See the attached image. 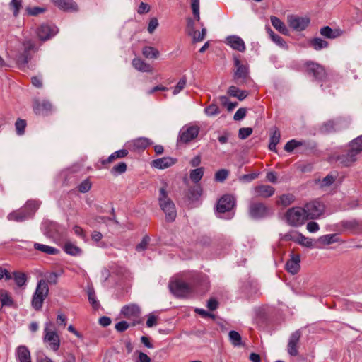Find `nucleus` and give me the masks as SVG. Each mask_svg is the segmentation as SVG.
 <instances>
[{
    "instance_id": "obj_36",
    "label": "nucleus",
    "mask_w": 362,
    "mask_h": 362,
    "mask_svg": "<svg viewBox=\"0 0 362 362\" xmlns=\"http://www.w3.org/2000/svg\"><path fill=\"white\" fill-rule=\"evenodd\" d=\"M142 54L146 58L156 59L159 56V51L150 46H146L143 48Z\"/></svg>"
},
{
    "instance_id": "obj_29",
    "label": "nucleus",
    "mask_w": 362,
    "mask_h": 362,
    "mask_svg": "<svg viewBox=\"0 0 362 362\" xmlns=\"http://www.w3.org/2000/svg\"><path fill=\"white\" fill-rule=\"evenodd\" d=\"M270 20L272 25L276 30L284 35H288V30L282 21L274 16H271Z\"/></svg>"
},
{
    "instance_id": "obj_53",
    "label": "nucleus",
    "mask_w": 362,
    "mask_h": 362,
    "mask_svg": "<svg viewBox=\"0 0 362 362\" xmlns=\"http://www.w3.org/2000/svg\"><path fill=\"white\" fill-rule=\"evenodd\" d=\"M228 175V170L221 169L218 170L215 174V180L218 182H223Z\"/></svg>"
},
{
    "instance_id": "obj_33",
    "label": "nucleus",
    "mask_w": 362,
    "mask_h": 362,
    "mask_svg": "<svg viewBox=\"0 0 362 362\" xmlns=\"http://www.w3.org/2000/svg\"><path fill=\"white\" fill-rule=\"evenodd\" d=\"M34 248L37 250L41 251L44 253L48 254V255H56L59 252V250L55 248L46 245L40 244L35 243L34 244Z\"/></svg>"
},
{
    "instance_id": "obj_49",
    "label": "nucleus",
    "mask_w": 362,
    "mask_h": 362,
    "mask_svg": "<svg viewBox=\"0 0 362 362\" xmlns=\"http://www.w3.org/2000/svg\"><path fill=\"white\" fill-rule=\"evenodd\" d=\"M91 188V182L89 179L84 180L78 186V190L81 193L88 192Z\"/></svg>"
},
{
    "instance_id": "obj_55",
    "label": "nucleus",
    "mask_w": 362,
    "mask_h": 362,
    "mask_svg": "<svg viewBox=\"0 0 362 362\" xmlns=\"http://www.w3.org/2000/svg\"><path fill=\"white\" fill-rule=\"evenodd\" d=\"M301 144L302 143L300 141L291 140L286 144L284 150L287 152H291L295 148L300 146Z\"/></svg>"
},
{
    "instance_id": "obj_24",
    "label": "nucleus",
    "mask_w": 362,
    "mask_h": 362,
    "mask_svg": "<svg viewBox=\"0 0 362 362\" xmlns=\"http://www.w3.org/2000/svg\"><path fill=\"white\" fill-rule=\"evenodd\" d=\"M320 34L329 39H335L343 33L340 29H332L329 26H325L320 30Z\"/></svg>"
},
{
    "instance_id": "obj_8",
    "label": "nucleus",
    "mask_w": 362,
    "mask_h": 362,
    "mask_svg": "<svg viewBox=\"0 0 362 362\" xmlns=\"http://www.w3.org/2000/svg\"><path fill=\"white\" fill-rule=\"evenodd\" d=\"M248 213L251 218L259 219L269 215V209L263 202H253L249 205Z\"/></svg>"
},
{
    "instance_id": "obj_18",
    "label": "nucleus",
    "mask_w": 362,
    "mask_h": 362,
    "mask_svg": "<svg viewBox=\"0 0 362 362\" xmlns=\"http://www.w3.org/2000/svg\"><path fill=\"white\" fill-rule=\"evenodd\" d=\"M358 154V153L354 149V148L350 147V149L346 154L338 156L336 160L344 166H350L356 160V156Z\"/></svg>"
},
{
    "instance_id": "obj_52",
    "label": "nucleus",
    "mask_w": 362,
    "mask_h": 362,
    "mask_svg": "<svg viewBox=\"0 0 362 362\" xmlns=\"http://www.w3.org/2000/svg\"><path fill=\"white\" fill-rule=\"evenodd\" d=\"M252 133L251 127H242L238 131V136L240 139H245Z\"/></svg>"
},
{
    "instance_id": "obj_41",
    "label": "nucleus",
    "mask_w": 362,
    "mask_h": 362,
    "mask_svg": "<svg viewBox=\"0 0 362 362\" xmlns=\"http://www.w3.org/2000/svg\"><path fill=\"white\" fill-rule=\"evenodd\" d=\"M13 276L15 283L17 284L18 286L21 287L25 284L27 278L25 273L20 272H14L13 273Z\"/></svg>"
},
{
    "instance_id": "obj_10",
    "label": "nucleus",
    "mask_w": 362,
    "mask_h": 362,
    "mask_svg": "<svg viewBox=\"0 0 362 362\" xmlns=\"http://www.w3.org/2000/svg\"><path fill=\"white\" fill-rule=\"evenodd\" d=\"M288 23L289 26L294 30L303 31L308 26L310 19L291 15L288 16Z\"/></svg>"
},
{
    "instance_id": "obj_54",
    "label": "nucleus",
    "mask_w": 362,
    "mask_h": 362,
    "mask_svg": "<svg viewBox=\"0 0 362 362\" xmlns=\"http://www.w3.org/2000/svg\"><path fill=\"white\" fill-rule=\"evenodd\" d=\"M187 79L186 77H182L177 83V84L175 86L173 90V94H178L182 90H183L186 86Z\"/></svg>"
},
{
    "instance_id": "obj_46",
    "label": "nucleus",
    "mask_w": 362,
    "mask_h": 362,
    "mask_svg": "<svg viewBox=\"0 0 362 362\" xmlns=\"http://www.w3.org/2000/svg\"><path fill=\"white\" fill-rule=\"evenodd\" d=\"M350 147L359 153L362 151V135L353 140L350 144Z\"/></svg>"
},
{
    "instance_id": "obj_23",
    "label": "nucleus",
    "mask_w": 362,
    "mask_h": 362,
    "mask_svg": "<svg viewBox=\"0 0 362 362\" xmlns=\"http://www.w3.org/2000/svg\"><path fill=\"white\" fill-rule=\"evenodd\" d=\"M121 313L124 317L128 318L136 317L139 315L141 310L137 305L130 304L124 306Z\"/></svg>"
},
{
    "instance_id": "obj_58",
    "label": "nucleus",
    "mask_w": 362,
    "mask_h": 362,
    "mask_svg": "<svg viewBox=\"0 0 362 362\" xmlns=\"http://www.w3.org/2000/svg\"><path fill=\"white\" fill-rule=\"evenodd\" d=\"M272 40L274 42H275L278 46H279L282 48H284V49L288 48L287 44L285 42V40L281 37H280L279 35H278L276 34L275 35L272 36Z\"/></svg>"
},
{
    "instance_id": "obj_13",
    "label": "nucleus",
    "mask_w": 362,
    "mask_h": 362,
    "mask_svg": "<svg viewBox=\"0 0 362 362\" xmlns=\"http://www.w3.org/2000/svg\"><path fill=\"white\" fill-rule=\"evenodd\" d=\"M235 205L233 197L229 194L223 196L218 202L217 211L219 213H225L230 211Z\"/></svg>"
},
{
    "instance_id": "obj_60",
    "label": "nucleus",
    "mask_w": 362,
    "mask_h": 362,
    "mask_svg": "<svg viewBox=\"0 0 362 362\" xmlns=\"http://www.w3.org/2000/svg\"><path fill=\"white\" fill-rule=\"evenodd\" d=\"M299 233H300L295 232V231L289 232L283 236L282 240H285V241L293 240V241L297 243V240H298V237H296V236L299 235Z\"/></svg>"
},
{
    "instance_id": "obj_37",
    "label": "nucleus",
    "mask_w": 362,
    "mask_h": 362,
    "mask_svg": "<svg viewBox=\"0 0 362 362\" xmlns=\"http://www.w3.org/2000/svg\"><path fill=\"white\" fill-rule=\"evenodd\" d=\"M150 144L149 139L145 137L138 138L132 141L133 147L135 149H145Z\"/></svg>"
},
{
    "instance_id": "obj_34",
    "label": "nucleus",
    "mask_w": 362,
    "mask_h": 362,
    "mask_svg": "<svg viewBox=\"0 0 362 362\" xmlns=\"http://www.w3.org/2000/svg\"><path fill=\"white\" fill-rule=\"evenodd\" d=\"M310 45L315 50H320L328 47L329 43L319 37H315L310 40Z\"/></svg>"
},
{
    "instance_id": "obj_40",
    "label": "nucleus",
    "mask_w": 362,
    "mask_h": 362,
    "mask_svg": "<svg viewBox=\"0 0 362 362\" xmlns=\"http://www.w3.org/2000/svg\"><path fill=\"white\" fill-rule=\"evenodd\" d=\"M204 175V168H198L194 170H192L190 172V179L192 182L197 183L202 178Z\"/></svg>"
},
{
    "instance_id": "obj_31",
    "label": "nucleus",
    "mask_w": 362,
    "mask_h": 362,
    "mask_svg": "<svg viewBox=\"0 0 362 362\" xmlns=\"http://www.w3.org/2000/svg\"><path fill=\"white\" fill-rule=\"evenodd\" d=\"M128 151L126 149H121L114 152L106 160L102 161L103 165L111 163L117 158H122L127 156Z\"/></svg>"
},
{
    "instance_id": "obj_61",
    "label": "nucleus",
    "mask_w": 362,
    "mask_h": 362,
    "mask_svg": "<svg viewBox=\"0 0 362 362\" xmlns=\"http://www.w3.org/2000/svg\"><path fill=\"white\" fill-rule=\"evenodd\" d=\"M59 275L55 272H51L46 275V282L50 284H56L57 283Z\"/></svg>"
},
{
    "instance_id": "obj_39",
    "label": "nucleus",
    "mask_w": 362,
    "mask_h": 362,
    "mask_svg": "<svg viewBox=\"0 0 362 362\" xmlns=\"http://www.w3.org/2000/svg\"><path fill=\"white\" fill-rule=\"evenodd\" d=\"M64 248L65 252L71 255L76 256L81 253V248L72 244L71 243H65Z\"/></svg>"
},
{
    "instance_id": "obj_38",
    "label": "nucleus",
    "mask_w": 362,
    "mask_h": 362,
    "mask_svg": "<svg viewBox=\"0 0 362 362\" xmlns=\"http://www.w3.org/2000/svg\"><path fill=\"white\" fill-rule=\"evenodd\" d=\"M228 336L231 344L234 346L242 345V337L238 332L232 330L229 332Z\"/></svg>"
},
{
    "instance_id": "obj_57",
    "label": "nucleus",
    "mask_w": 362,
    "mask_h": 362,
    "mask_svg": "<svg viewBox=\"0 0 362 362\" xmlns=\"http://www.w3.org/2000/svg\"><path fill=\"white\" fill-rule=\"evenodd\" d=\"M25 11L29 16H35L38 15L39 13H44L45 11V9L44 8L40 7H27L25 8Z\"/></svg>"
},
{
    "instance_id": "obj_26",
    "label": "nucleus",
    "mask_w": 362,
    "mask_h": 362,
    "mask_svg": "<svg viewBox=\"0 0 362 362\" xmlns=\"http://www.w3.org/2000/svg\"><path fill=\"white\" fill-rule=\"evenodd\" d=\"M28 218H30V216L28 215L23 208L13 211L8 215V220L17 222L24 221Z\"/></svg>"
},
{
    "instance_id": "obj_63",
    "label": "nucleus",
    "mask_w": 362,
    "mask_h": 362,
    "mask_svg": "<svg viewBox=\"0 0 362 362\" xmlns=\"http://www.w3.org/2000/svg\"><path fill=\"white\" fill-rule=\"evenodd\" d=\"M247 110L246 108L241 107L239 108L234 115L233 119L235 121H239L243 119L246 115Z\"/></svg>"
},
{
    "instance_id": "obj_2",
    "label": "nucleus",
    "mask_w": 362,
    "mask_h": 362,
    "mask_svg": "<svg viewBox=\"0 0 362 362\" xmlns=\"http://www.w3.org/2000/svg\"><path fill=\"white\" fill-rule=\"evenodd\" d=\"M49 286L45 280L41 279L38 281L35 293L32 298L31 305L35 310H40L44 300L48 296Z\"/></svg>"
},
{
    "instance_id": "obj_5",
    "label": "nucleus",
    "mask_w": 362,
    "mask_h": 362,
    "mask_svg": "<svg viewBox=\"0 0 362 362\" xmlns=\"http://www.w3.org/2000/svg\"><path fill=\"white\" fill-rule=\"evenodd\" d=\"M234 64L236 70L233 74V79L238 85L245 84L250 78L248 65L241 64L238 58L234 59Z\"/></svg>"
},
{
    "instance_id": "obj_50",
    "label": "nucleus",
    "mask_w": 362,
    "mask_h": 362,
    "mask_svg": "<svg viewBox=\"0 0 362 362\" xmlns=\"http://www.w3.org/2000/svg\"><path fill=\"white\" fill-rule=\"evenodd\" d=\"M127 170V165L124 162H120L117 165H115L112 170L111 173L112 174H122L124 173Z\"/></svg>"
},
{
    "instance_id": "obj_9",
    "label": "nucleus",
    "mask_w": 362,
    "mask_h": 362,
    "mask_svg": "<svg viewBox=\"0 0 362 362\" xmlns=\"http://www.w3.org/2000/svg\"><path fill=\"white\" fill-rule=\"evenodd\" d=\"M169 288L176 297H185L191 292L189 285L180 280L171 281L169 284Z\"/></svg>"
},
{
    "instance_id": "obj_35",
    "label": "nucleus",
    "mask_w": 362,
    "mask_h": 362,
    "mask_svg": "<svg viewBox=\"0 0 362 362\" xmlns=\"http://www.w3.org/2000/svg\"><path fill=\"white\" fill-rule=\"evenodd\" d=\"M0 301L2 306H12L13 300L10 296L9 293L6 290L0 291Z\"/></svg>"
},
{
    "instance_id": "obj_47",
    "label": "nucleus",
    "mask_w": 362,
    "mask_h": 362,
    "mask_svg": "<svg viewBox=\"0 0 362 362\" xmlns=\"http://www.w3.org/2000/svg\"><path fill=\"white\" fill-rule=\"evenodd\" d=\"M16 132L18 135H22L25 132L26 122L24 119H18L15 123Z\"/></svg>"
},
{
    "instance_id": "obj_64",
    "label": "nucleus",
    "mask_w": 362,
    "mask_h": 362,
    "mask_svg": "<svg viewBox=\"0 0 362 362\" xmlns=\"http://www.w3.org/2000/svg\"><path fill=\"white\" fill-rule=\"evenodd\" d=\"M129 327V324L126 321H120L115 325V329L119 332H123Z\"/></svg>"
},
{
    "instance_id": "obj_17",
    "label": "nucleus",
    "mask_w": 362,
    "mask_h": 362,
    "mask_svg": "<svg viewBox=\"0 0 362 362\" xmlns=\"http://www.w3.org/2000/svg\"><path fill=\"white\" fill-rule=\"evenodd\" d=\"M300 337L301 332L299 330L291 334L288 344V352L291 356H295L298 354V344Z\"/></svg>"
},
{
    "instance_id": "obj_19",
    "label": "nucleus",
    "mask_w": 362,
    "mask_h": 362,
    "mask_svg": "<svg viewBox=\"0 0 362 362\" xmlns=\"http://www.w3.org/2000/svg\"><path fill=\"white\" fill-rule=\"evenodd\" d=\"M300 257L298 254L292 253L291 259L286 264V269L292 274H297L300 270Z\"/></svg>"
},
{
    "instance_id": "obj_56",
    "label": "nucleus",
    "mask_w": 362,
    "mask_h": 362,
    "mask_svg": "<svg viewBox=\"0 0 362 362\" xmlns=\"http://www.w3.org/2000/svg\"><path fill=\"white\" fill-rule=\"evenodd\" d=\"M336 180V177L332 175H327L324 177L321 182L320 186L322 187L330 186Z\"/></svg>"
},
{
    "instance_id": "obj_22",
    "label": "nucleus",
    "mask_w": 362,
    "mask_h": 362,
    "mask_svg": "<svg viewBox=\"0 0 362 362\" xmlns=\"http://www.w3.org/2000/svg\"><path fill=\"white\" fill-rule=\"evenodd\" d=\"M177 159L171 157H163L153 160V165L158 169H165L174 165Z\"/></svg>"
},
{
    "instance_id": "obj_1",
    "label": "nucleus",
    "mask_w": 362,
    "mask_h": 362,
    "mask_svg": "<svg viewBox=\"0 0 362 362\" xmlns=\"http://www.w3.org/2000/svg\"><path fill=\"white\" fill-rule=\"evenodd\" d=\"M159 205L165 214V218L168 221H173L177 216L175 206L172 200L168 197L165 188L162 187L159 190L158 197Z\"/></svg>"
},
{
    "instance_id": "obj_43",
    "label": "nucleus",
    "mask_w": 362,
    "mask_h": 362,
    "mask_svg": "<svg viewBox=\"0 0 362 362\" xmlns=\"http://www.w3.org/2000/svg\"><path fill=\"white\" fill-rule=\"evenodd\" d=\"M9 6L10 8L13 11V16L17 17L21 8H22V0H11Z\"/></svg>"
},
{
    "instance_id": "obj_30",
    "label": "nucleus",
    "mask_w": 362,
    "mask_h": 362,
    "mask_svg": "<svg viewBox=\"0 0 362 362\" xmlns=\"http://www.w3.org/2000/svg\"><path fill=\"white\" fill-rule=\"evenodd\" d=\"M228 93L230 96L235 97L240 100H244L248 95V93L246 90H240L235 86L229 87Z\"/></svg>"
},
{
    "instance_id": "obj_14",
    "label": "nucleus",
    "mask_w": 362,
    "mask_h": 362,
    "mask_svg": "<svg viewBox=\"0 0 362 362\" xmlns=\"http://www.w3.org/2000/svg\"><path fill=\"white\" fill-rule=\"evenodd\" d=\"M52 3L59 9L67 12H77L79 8L74 0H51Z\"/></svg>"
},
{
    "instance_id": "obj_32",
    "label": "nucleus",
    "mask_w": 362,
    "mask_h": 362,
    "mask_svg": "<svg viewBox=\"0 0 362 362\" xmlns=\"http://www.w3.org/2000/svg\"><path fill=\"white\" fill-rule=\"evenodd\" d=\"M281 134L277 128L274 127L272 134L270 136V142L269 144V148L271 151L276 152V146L280 141Z\"/></svg>"
},
{
    "instance_id": "obj_42",
    "label": "nucleus",
    "mask_w": 362,
    "mask_h": 362,
    "mask_svg": "<svg viewBox=\"0 0 362 362\" xmlns=\"http://www.w3.org/2000/svg\"><path fill=\"white\" fill-rule=\"evenodd\" d=\"M335 238H336L335 234L325 235H322V236L320 237L317 240V242L320 244L323 245H330V244L334 243L336 241Z\"/></svg>"
},
{
    "instance_id": "obj_59",
    "label": "nucleus",
    "mask_w": 362,
    "mask_h": 362,
    "mask_svg": "<svg viewBox=\"0 0 362 362\" xmlns=\"http://www.w3.org/2000/svg\"><path fill=\"white\" fill-rule=\"evenodd\" d=\"M149 241H150V238L148 236H144L141 242L136 245V250L138 252L144 250L146 248Z\"/></svg>"
},
{
    "instance_id": "obj_12",
    "label": "nucleus",
    "mask_w": 362,
    "mask_h": 362,
    "mask_svg": "<svg viewBox=\"0 0 362 362\" xmlns=\"http://www.w3.org/2000/svg\"><path fill=\"white\" fill-rule=\"evenodd\" d=\"M252 192L255 197L267 199L274 194L275 189L270 185H258L253 187Z\"/></svg>"
},
{
    "instance_id": "obj_20",
    "label": "nucleus",
    "mask_w": 362,
    "mask_h": 362,
    "mask_svg": "<svg viewBox=\"0 0 362 362\" xmlns=\"http://www.w3.org/2000/svg\"><path fill=\"white\" fill-rule=\"evenodd\" d=\"M33 107V111L36 115H47L48 112L52 111V105L47 100H43L42 102L35 100Z\"/></svg>"
},
{
    "instance_id": "obj_16",
    "label": "nucleus",
    "mask_w": 362,
    "mask_h": 362,
    "mask_svg": "<svg viewBox=\"0 0 362 362\" xmlns=\"http://www.w3.org/2000/svg\"><path fill=\"white\" fill-rule=\"evenodd\" d=\"M306 66L307 73L315 79H322L325 75L324 68L317 63L308 62L306 63Z\"/></svg>"
},
{
    "instance_id": "obj_45",
    "label": "nucleus",
    "mask_w": 362,
    "mask_h": 362,
    "mask_svg": "<svg viewBox=\"0 0 362 362\" xmlns=\"http://www.w3.org/2000/svg\"><path fill=\"white\" fill-rule=\"evenodd\" d=\"M279 199V202L284 206H287L294 202V197L291 194H283Z\"/></svg>"
},
{
    "instance_id": "obj_48",
    "label": "nucleus",
    "mask_w": 362,
    "mask_h": 362,
    "mask_svg": "<svg viewBox=\"0 0 362 362\" xmlns=\"http://www.w3.org/2000/svg\"><path fill=\"white\" fill-rule=\"evenodd\" d=\"M191 7L192 13L197 21L200 20L199 16V0H192Z\"/></svg>"
},
{
    "instance_id": "obj_44",
    "label": "nucleus",
    "mask_w": 362,
    "mask_h": 362,
    "mask_svg": "<svg viewBox=\"0 0 362 362\" xmlns=\"http://www.w3.org/2000/svg\"><path fill=\"white\" fill-rule=\"evenodd\" d=\"M296 237H298L297 240V243L306 247H313V241L311 239L304 236L301 233H299V235H297Z\"/></svg>"
},
{
    "instance_id": "obj_25",
    "label": "nucleus",
    "mask_w": 362,
    "mask_h": 362,
    "mask_svg": "<svg viewBox=\"0 0 362 362\" xmlns=\"http://www.w3.org/2000/svg\"><path fill=\"white\" fill-rule=\"evenodd\" d=\"M16 356L19 362H31L30 351L25 346H19L17 348Z\"/></svg>"
},
{
    "instance_id": "obj_6",
    "label": "nucleus",
    "mask_w": 362,
    "mask_h": 362,
    "mask_svg": "<svg viewBox=\"0 0 362 362\" xmlns=\"http://www.w3.org/2000/svg\"><path fill=\"white\" fill-rule=\"evenodd\" d=\"M35 49V43L31 40H25L22 42V51L16 56V61L18 65H25L31 59L30 51Z\"/></svg>"
},
{
    "instance_id": "obj_51",
    "label": "nucleus",
    "mask_w": 362,
    "mask_h": 362,
    "mask_svg": "<svg viewBox=\"0 0 362 362\" xmlns=\"http://www.w3.org/2000/svg\"><path fill=\"white\" fill-rule=\"evenodd\" d=\"M205 113L208 116H214L220 113V110L216 104H211L205 108Z\"/></svg>"
},
{
    "instance_id": "obj_28",
    "label": "nucleus",
    "mask_w": 362,
    "mask_h": 362,
    "mask_svg": "<svg viewBox=\"0 0 362 362\" xmlns=\"http://www.w3.org/2000/svg\"><path fill=\"white\" fill-rule=\"evenodd\" d=\"M132 66L134 69L142 72H151L152 67L140 58H134L132 60Z\"/></svg>"
},
{
    "instance_id": "obj_21",
    "label": "nucleus",
    "mask_w": 362,
    "mask_h": 362,
    "mask_svg": "<svg viewBox=\"0 0 362 362\" xmlns=\"http://www.w3.org/2000/svg\"><path fill=\"white\" fill-rule=\"evenodd\" d=\"M228 44L234 49L239 52H244L245 45L243 40L238 36L231 35L226 38Z\"/></svg>"
},
{
    "instance_id": "obj_11",
    "label": "nucleus",
    "mask_w": 362,
    "mask_h": 362,
    "mask_svg": "<svg viewBox=\"0 0 362 362\" xmlns=\"http://www.w3.org/2000/svg\"><path fill=\"white\" fill-rule=\"evenodd\" d=\"M199 129L196 126L182 128L180 131L178 142L187 144L195 139L199 134Z\"/></svg>"
},
{
    "instance_id": "obj_3",
    "label": "nucleus",
    "mask_w": 362,
    "mask_h": 362,
    "mask_svg": "<svg viewBox=\"0 0 362 362\" xmlns=\"http://www.w3.org/2000/svg\"><path fill=\"white\" fill-rule=\"evenodd\" d=\"M285 217L288 225L294 227L301 226L307 220L305 211L301 207H292L289 209Z\"/></svg>"
},
{
    "instance_id": "obj_62",
    "label": "nucleus",
    "mask_w": 362,
    "mask_h": 362,
    "mask_svg": "<svg viewBox=\"0 0 362 362\" xmlns=\"http://www.w3.org/2000/svg\"><path fill=\"white\" fill-rule=\"evenodd\" d=\"M342 226L344 228L349 229V230H355L358 226V223L356 221H343Z\"/></svg>"
},
{
    "instance_id": "obj_7",
    "label": "nucleus",
    "mask_w": 362,
    "mask_h": 362,
    "mask_svg": "<svg viewBox=\"0 0 362 362\" xmlns=\"http://www.w3.org/2000/svg\"><path fill=\"white\" fill-rule=\"evenodd\" d=\"M307 219H315L323 214L325 211V205L317 201H313L307 203L303 208Z\"/></svg>"
},
{
    "instance_id": "obj_15",
    "label": "nucleus",
    "mask_w": 362,
    "mask_h": 362,
    "mask_svg": "<svg viewBox=\"0 0 362 362\" xmlns=\"http://www.w3.org/2000/svg\"><path fill=\"white\" fill-rule=\"evenodd\" d=\"M36 33L40 40L45 41L53 37L57 33V30L49 25L42 24L37 28Z\"/></svg>"
},
{
    "instance_id": "obj_4",
    "label": "nucleus",
    "mask_w": 362,
    "mask_h": 362,
    "mask_svg": "<svg viewBox=\"0 0 362 362\" xmlns=\"http://www.w3.org/2000/svg\"><path fill=\"white\" fill-rule=\"evenodd\" d=\"M44 332V341L48 343L54 351H57L60 346V339L52 322L45 324Z\"/></svg>"
},
{
    "instance_id": "obj_27",
    "label": "nucleus",
    "mask_w": 362,
    "mask_h": 362,
    "mask_svg": "<svg viewBox=\"0 0 362 362\" xmlns=\"http://www.w3.org/2000/svg\"><path fill=\"white\" fill-rule=\"evenodd\" d=\"M40 206V202L37 200L30 199L26 202L23 206V209L30 217L33 216L35 211L39 209Z\"/></svg>"
}]
</instances>
